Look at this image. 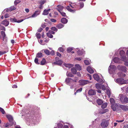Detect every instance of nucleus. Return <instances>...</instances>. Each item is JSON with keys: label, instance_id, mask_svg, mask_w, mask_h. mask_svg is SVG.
<instances>
[{"label": "nucleus", "instance_id": "f257e3e1", "mask_svg": "<svg viewBox=\"0 0 128 128\" xmlns=\"http://www.w3.org/2000/svg\"><path fill=\"white\" fill-rule=\"evenodd\" d=\"M120 100L122 104H126L128 103V98L126 96H124L122 94L119 95Z\"/></svg>", "mask_w": 128, "mask_h": 128}, {"label": "nucleus", "instance_id": "f03ea898", "mask_svg": "<svg viewBox=\"0 0 128 128\" xmlns=\"http://www.w3.org/2000/svg\"><path fill=\"white\" fill-rule=\"evenodd\" d=\"M93 77L95 80L100 82V84H102L104 82L103 80L100 78L98 75L97 74H95L93 75Z\"/></svg>", "mask_w": 128, "mask_h": 128}, {"label": "nucleus", "instance_id": "7ed1b4c3", "mask_svg": "<svg viewBox=\"0 0 128 128\" xmlns=\"http://www.w3.org/2000/svg\"><path fill=\"white\" fill-rule=\"evenodd\" d=\"M108 69L110 73L112 74L114 73L116 70V68L115 66L111 65L110 66Z\"/></svg>", "mask_w": 128, "mask_h": 128}, {"label": "nucleus", "instance_id": "20e7f679", "mask_svg": "<svg viewBox=\"0 0 128 128\" xmlns=\"http://www.w3.org/2000/svg\"><path fill=\"white\" fill-rule=\"evenodd\" d=\"M118 69L125 73H126L127 72V68L124 66L119 65L117 66Z\"/></svg>", "mask_w": 128, "mask_h": 128}, {"label": "nucleus", "instance_id": "39448f33", "mask_svg": "<svg viewBox=\"0 0 128 128\" xmlns=\"http://www.w3.org/2000/svg\"><path fill=\"white\" fill-rule=\"evenodd\" d=\"M55 62H54V64L58 65H60L62 63V61L60 60L59 58L56 57L55 58Z\"/></svg>", "mask_w": 128, "mask_h": 128}, {"label": "nucleus", "instance_id": "423d86ee", "mask_svg": "<svg viewBox=\"0 0 128 128\" xmlns=\"http://www.w3.org/2000/svg\"><path fill=\"white\" fill-rule=\"evenodd\" d=\"M79 82L80 83V85L82 86H84L90 83L89 81L88 80H79Z\"/></svg>", "mask_w": 128, "mask_h": 128}, {"label": "nucleus", "instance_id": "0eeeda50", "mask_svg": "<svg viewBox=\"0 0 128 128\" xmlns=\"http://www.w3.org/2000/svg\"><path fill=\"white\" fill-rule=\"evenodd\" d=\"M6 117L10 123L11 125L14 124L13 118L12 116L10 115H6Z\"/></svg>", "mask_w": 128, "mask_h": 128}, {"label": "nucleus", "instance_id": "6e6552de", "mask_svg": "<svg viewBox=\"0 0 128 128\" xmlns=\"http://www.w3.org/2000/svg\"><path fill=\"white\" fill-rule=\"evenodd\" d=\"M119 107L123 111H127L128 110V106L127 105H120Z\"/></svg>", "mask_w": 128, "mask_h": 128}, {"label": "nucleus", "instance_id": "1a4fd4ad", "mask_svg": "<svg viewBox=\"0 0 128 128\" xmlns=\"http://www.w3.org/2000/svg\"><path fill=\"white\" fill-rule=\"evenodd\" d=\"M123 78H118L115 80V82L120 84H123Z\"/></svg>", "mask_w": 128, "mask_h": 128}, {"label": "nucleus", "instance_id": "9d476101", "mask_svg": "<svg viewBox=\"0 0 128 128\" xmlns=\"http://www.w3.org/2000/svg\"><path fill=\"white\" fill-rule=\"evenodd\" d=\"M122 60L124 62V64L126 66H128V60L126 57H122Z\"/></svg>", "mask_w": 128, "mask_h": 128}, {"label": "nucleus", "instance_id": "9b49d317", "mask_svg": "<svg viewBox=\"0 0 128 128\" xmlns=\"http://www.w3.org/2000/svg\"><path fill=\"white\" fill-rule=\"evenodd\" d=\"M40 11L39 10H37L35 11L30 17L34 18L36 16L40 14Z\"/></svg>", "mask_w": 128, "mask_h": 128}, {"label": "nucleus", "instance_id": "f8f14e48", "mask_svg": "<svg viewBox=\"0 0 128 128\" xmlns=\"http://www.w3.org/2000/svg\"><path fill=\"white\" fill-rule=\"evenodd\" d=\"M87 70L90 74H92L94 72L93 69L90 66H88L86 68Z\"/></svg>", "mask_w": 128, "mask_h": 128}, {"label": "nucleus", "instance_id": "ddd939ff", "mask_svg": "<svg viewBox=\"0 0 128 128\" xmlns=\"http://www.w3.org/2000/svg\"><path fill=\"white\" fill-rule=\"evenodd\" d=\"M96 93L95 91L92 89L89 90L88 92V94L91 96L94 95Z\"/></svg>", "mask_w": 128, "mask_h": 128}, {"label": "nucleus", "instance_id": "4468645a", "mask_svg": "<svg viewBox=\"0 0 128 128\" xmlns=\"http://www.w3.org/2000/svg\"><path fill=\"white\" fill-rule=\"evenodd\" d=\"M8 20V19L5 20L2 22V24L5 26H7L9 24V22Z\"/></svg>", "mask_w": 128, "mask_h": 128}, {"label": "nucleus", "instance_id": "2eb2a0df", "mask_svg": "<svg viewBox=\"0 0 128 128\" xmlns=\"http://www.w3.org/2000/svg\"><path fill=\"white\" fill-rule=\"evenodd\" d=\"M118 75L119 76L122 78H124L126 76V74H125L121 72H119Z\"/></svg>", "mask_w": 128, "mask_h": 128}, {"label": "nucleus", "instance_id": "dca6fc26", "mask_svg": "<svg viewBox=\"0 0 128 128\" xmlns=\"http://www.w3.org/2000/svg\"><path fill=\"white\" fill-rule=\"evenodd\" d=\"M72 80V79L70 78H68L66 79L65 82L66 84H69L71 80Z\"/></svg>", "mask_w": 128, "mask_h": 128}, {"label": "nucleus", "instance_id": "f3484780", "mask_svg": "<svg viewBox=\"0 0 128 128\" xmlns=\"http://www.w3.org/2000/svg\"><path fill=\"white\" fill-rule=\"evenodd\" d=\"M101 107L102 109V110H101V109H100L99 110V113L100 114H103L104 113V104H103L102 106Z\"/></svg>", "mask_w": 128, "mask_h": 128}, {"label": "nucleus", "instance_id": "a211bd4d", "mask_svg": "<svg viewBox=\"0 0 128 128\" xmlns=\"http://www.w3.org/2000/svg\"><path fill=\"white\" fill-rule=\"evenodd\" d=\"M66 9L67 10L69 11L70 12H72V13H74L75 11L76 10H72L70 8V6H68L66 7Z\"/></svg>", "mask_w": 128, "mask_h": 128}, {"label": "nucleus", "instance_id": "6ab92c4d", "mask_svg": "<svg viewBox=\"0 0 128 128\" xmlns=\"http://www.w3.org/2000/svg\"><path fill=\"white\" fill-rule=\"evenodd\" d=\"M50 10V9L48 10H44L42 14L44 15H47L48 14V12Z\"/></svg>", "mask_w": 128, "mask_h": 128}, {"label": "nucleus", "instance_id": "aec40b11", "mask_svg": "<svg viewBox=\"0 0 128 128\" xmlns=\"http://www.w3.org/2000/svg\"><path fill=\"white\" fill-rule=\"evenodd\" d=\"M68 21V20L66 18H63L61 19V22L64 24H66Z\"/></svg>", "mask_w": 128, "mask_h": 128}, {"label": "nucleus", "instance_id": "412c9836", "mask_svg": "<svg viewBox=\"0 0 128 128\" xmlns=\"http://www.w3.org/2000/svg\"><path fill=\"white\" fill-rule=\"evenodd\" d=\"M58 8H57L58 10L60 12V11H62L64 8V7L60 5H58L57 6Z\"/></svg>", "mask_w": 128, "mask_h": 128}, {"label": "nucleus", "instance_id": "4be33fe9", "mask_svg": "<svg viewBox=\"0 0 128 128\" xmlns=\"http://www.w3.org/2000/svg\"><path fill=\"white\" fill-rule=\"evenodd\" d=\"M96 102L99 105H101L103 102V101L100 99H98L96 100Z\"/></svg>", "mask_w": 128, "mask_h": 128}, {"label": "nucleus", "instance_id": "5701e85b", "mask_svg": "<svg viewBox=\"0 0 128 128\" xmlns=\"http://www.w3.org/2000/svg\"><path fill=\"white\" fill-rule=\"evenodd\" d=\"M120 60L118 58L116 57L114 58L113 60V61L115 63H118L120 62Z\"/></svg>", "mask_w": 128, "mask_h": 128}, {"label": "nucleus", "instance_id": "b1692460", "mask_svg": "<svg viewBox=\"0 0 128 128\" xmlns=\"http://www.w3.org/2000/svg\"><path fill=\"white\" fill-rule=\"evenodd\" d=\"M43 56L42 53L41 52H39L37 54L36 57L37 58H41Z\"/></svg>", "mask_w": 128, "mask_h": 128}, {"label": "nucleus", "instance_id": "393cba45", "mask_svg": "<svg viewBox=\"0 0 128 128\" xmlns=\"http://www.w3.org/2000/svg\"><path fill=\"white\" fill-rule=\"evenodd\" d=\"M56 27L59 29H61L64 26V25L60 23L56 26Z\"/></svg>", "mask_w": 128, "mask_h": 128}, {"label": "nucleus", "instance_id": "a878e982", "mask_svg": "<svg viewBox=\"0 0 128 128\" xmlns=\"http://www.w3.org/2000/svg\"><path fill=\"white\" fill-rule=\"evenodd\" d=\"M46 59L43 58H42V60L40 62V64L42 65H44L46 63Z\"/></svg>", "mask_w": 128, "mask_h": 128}, {"label": "nucleus", "instance_id": "bb28decb", "mask_svg": "<svg viewBox=\"0 0 128 128\" xmlns=\"http://www.w3.org/2000/svg\"><path fill=\"white\" fill-rule=\"evenodd\" d=\"M75 67L76 69L79 71H80L82 69V68L79 64H76L75 65Z\"/></svg>", "mask_w": 128, "mask_h": 128}, {"label": "nucleus", "instance_id": "cd10ccee", "mask_svg": "<svg viewBox=\"0 0 128 128\" xmlns=\"http://www.w3.org/2000/svg\"><path fill=\"white\" fill-rule=\"evenodd\" d=\"M44 50L45 53L47 55H49L50 54V53L49 50L47 49H44L42 50V51Z\"/></svg>", "mask_w": 128, "mask_h": 128}, {"label": "nucleus", "instance_id": "c85d7f7f", "mask_svg": "<svg viewBox=\"0 0 128 128\" xmlns=\"http://www.w3.org/2000/svg\"><path fill=\"white\" fill-rule=\"evenodd\" d=\"M72 72L74 74H76V69L74 68H73L71 69Z\"/></svg>", "mask_w": 128, "mask_h": 128}, {"label": "nucleus", "instance_id": "c756f323", "mask_svg": "<svg viewBox=\"0 0 128 128\" xmlns=\"http://www.w3.org/2000/svg\"><path fill=\"white\" fill-rule=\"evenodd\" d=\"M120 54L122 57H122H126L124 56L125 54L123 50H121L120 51Z\"/></svg>", "mask_w": 128, "mask_h": 128}, {"label": "nucleus", "instance_id": "7c9ffc66", "mask_svg": "<svg viewBox=\"0 0 128 128\" xmlns=\"http://www.w3.org/2000/svg\"><path fill=\"white\" fill-rule=\"evenodd\" d=\"M65 66L66 67L70 68L73 67L74 66V65L70 64H66Z\"/></svg>", "mask_w": 128, "mask_h": 128}, {"label": "nucleus", "instance_id": "2f4dec72", "mask_svg": "<svg viewBox=\"0 0 128 128\" xmlns=\"http://www.w3.org/2000/svg\"><path fill=\"white\" fill-rule=\"evenodd\" d=\"M110 102L112 104H114L115 103L114 99L112 98H110Z\"/></svg>", "mask_w": 128, "mask_h": 128}, {"label": "nucleus", "instance_id": "473e14b6", "mask_svg": "<svg viewBox=\"0 0 128 128\" xmlns=\"http://www.w3.org/2000/svg\"><path fill=\"white\" fill-rule=\"evenodd\" d=\"M106 94L108 95V97L110 98V92L109 89H108L106 90Z\"/></svg>", "mask_w": 128, "mask_h": 128}, {"label": "nucleus", "instance_id": "72a5a7b5", "mask_svg": "<svg viewBox=\"0 0 128 128\" xmlns=\"http://www.w3.org/2000/svg\"><path fill=\"white\" fill-rule=\"evenodd\" d=\"M38 60L37 58L36 57L35 58L34 60L35 63L37 64H40V62H38Z\"/></svg>", "mask_w": 128, "mask_h": 128}, {"label": "nucleus", "instance_id": "f704fd0d", "mask_svg": "<svg viewBox=\"0 0 128 128\" xmlns=\"http://www.w3.org/2000/svg\"><path fill=\"white\" fill-rule=\"evenodd\" d=\"M47 36L50 38H52L53 37V35L49 32L47 33Z\"/></svg>", "mask_w": 128, "mask_h": 128}, {"label": "nucleus", "instance_id": "c9c22d12", "mask_svg": "<svg viewBox=\"0 0 128 128\" xmlns=\"http://www.w3.org/2000/svg\"><path fill=\"white\" fill-rule=\"evenodd\" d=\"M73 50L72 48H68L67 49V52L68 53H70L71 52L72 50Z\"/></svg>", "mask_w": 128, "mask_h": 128}, {"label": "nucleus", "instance_id": "e433bc0d", "mask_svg": "<svg viewBox=\"0 0 128 128\" xmlns=\"http://www.w3.org/2000/svg\"><path fill=\"white\" fill-rule=\"evenodd\" d=\"M109 124L108 121L106 120L104 121V127H106Z\"/></svg>", "mask_w": 128, "mask_h": 128}, {"label": "nucleus", "instance_id": "4c0bfd02", "mask_svg": "<svg viewBox=\"0 0 128 128\" xmlns=\"http://www.w3.org/2000/svg\"><path fill=\"white\" fill-rule=\"evenodd\" d=\"M58 50L60 52H63L64 51V49L62 47H60L58 48Z\"/></svg>", "mask_w": 128, "mask_h": 128}, {"label": "nucleus", "instance_id": "58836bf2", "mask_svg": "<svg viewBox=\"0 0 128 128\" xmlns=\"http://www.w3.org/2000/svg\"><path fill=\"white\" fill-rule=\"evenodd\" d=\"M1 34L2 36L3 37H6V35L5 34V32H4L3 31H2L1 32Z\"/></svg>", "mask_w": 128, "mask_h": 128}, {"label": "nucleus", "instance_id": "ea45409f", "mask_svg": "<svg viewBox=\"0 0 128 128\" xmlns=\"http://www.w3.org/2000/svg\"><path fill=\"white\" fill-rule=\"evenodd\" d=\"M21 2L20 0H16L14 2V4L16 5L17 4L20 3Z\"/></svg>", "mask_w": 128, "mask_h": 128}, {"label": "nucleus", "instance_id": "a19ab883", "mask_svg": "<svg viewBox=\"0 0 128 128\" xmlns=\"http://www.w3.org/2000/svg\"><path fill=\"white\" fill-rule=\"evenodd\" d=\"M10 20L12 22L13 21L14 22H17V20L16 18H10Z\"/></svg>", "mask_w": 128, "mask_h": 128}, {"label": "nucleus", "instance_id": "79ce46f5", "mask_svg": "<svg viewBox=\"0 0 128 128\" xmlns=\"http://www.w3.org/2000/svg\"><path fill=\"white\" fill-rule=\"evenodd\" d=\"M82 88H79L77 90L76 92L74 93V94L76 95V93H78L80 92L82 90Z\"/></svg>", "mask_w": 128, "mask_h": 128}, {"label": "nucleus", "instance_id": "37998d69", "mask_svg": "<svg viewBox=\"0 0 128 128\" xmlns=\"http://www.w3.org/2000/svg\"><path fill=\"white\" fill-rule=\"evenodd\" d=\"M10 8L11 11L12 10H14L16 9V7L15 6H11Z\"/></svg>", "mask_w": 128, "mask_h": 128}, {"label": "nucleus", "instance_id": "c03bdc74", "mask_svg": "<svg viewBox=\"0 0 128 128\" xmlns=\"http://www.w3.org/2000/svg\"><path fill=\"white\" fill-rule=\"evenodd\" d=\"M84 62L85 64L87 65H89L90 64L89 61L87 60H84Z\"/></svg>", "mask_w": 128, "mask_h": 128}, {"label": "nucleus", "instance_id": "a18cd8bd", "mask_svg": "<svg viewBox=\"0 0 128 128\" xmlns=\"http://www.w3.org/2000/svg\"><path fill=\"white\" fill-rule=\"evenodd\" d=\"M60 14H61V15L65 17L66 16V14L63 12H59Z\"/></svg>", "mask_w": 128, "mask_h": 128}, {"label": "nucleus", "instance_id": "49530a36", "mask_svg": "<svg viewBox=\"0 0 128 128\" xmlns=\"http://www.w3.org/2000/svg\"><path fill=\"white\" fill-rule=\"evenodd\" d=\"M123 84H127L128 83V79L127 80H125L124 78H123Z\"/></svg>", "mask_w": 128, "mask_h": 128}, {"label": "nucleus", "instance_id": "de8ad7c7", "mask_svg": "<svg viewBox=\"0 0 128 128\" xmlns=\"http://www.w3.org/2000/svg\"><path fill=\"white\" fill-rule=\"evenodd\" d=\"M0 111L3 114H4L5 113V112L4 109L0 107Z\"/></svg>", "mask_w": 128, "mask_h": 128}, {"label": "nucleus", "instance_id": "09e8293b", "mask_svg": "<svg viewBox=\"0 0 128 128\" xmlns=\"http://www.w3.org/2000/svg\"><path fill=\"white\" fill-rule=\"evenodd\" d=\"M80 7L81 8H83L84 6V3L83 2H80Z\"/></svg>", "mask_w": 128, "mask_h": 128}, {"label": "nucleus", "instance_id": "8fccbe9b", "mask_svg": "<svg viewBox=\"0 0 128 128\" xmlns=\"http://www.w3.org/2000/svg\"><path fill=\"white\" fill-rule=\"evenodd\" d=\"M36 36L38 38L40 39L41 37V35L40 33L36 34Z\"/></svg>", "mask_w": 128, "mask_h": 128}, {"label": "nucleus", "instance_id": "3c124183", "mask_svg": "<svg viewBox=\"0 0 128 128\" xmlns=\"http://www.w3.org/2000/svg\"><path fill=\"white\" fill-rule=\"evenodd\" d=\"M111 108L114 111H115L116 110V108L114 106V104H112L111 106Z\"/></svg>", "mask_w": 128, "mask_h": 128}, {"label": "nucleus", "instance_id": "603ef678", "mask_svg": "<svg viewBox=\"0 0 128 128\" xmlns=\"http://www.w3.org/2000/svg\"><path fill=\"white\" fill-rule=\"evenodd\" d=\"M52 30L54 31H57V28L55 27H52L51 28Z\"/></svg>", "mask_w": 128, "mask_h": 128}, {"label": "nucleus", "instance_id": "864d4df0", "mask_svg": "<svg viewBox=\"0 0 128 128\" xmlns=\"http://www.w3.org/2000/svg\"><path fill=\"white\" fill-rule=\"evenodd\" d=\"M100 84H96V88H100Z\"/></svg>", "mask_w": 128, "mask_h": 128}, {"label": "nucleus", "instance_id": "5fc2aeb1", "mask_svg": "<svg viewBox=\"0 0 128 128\" xmlns=\"http://www.w3.org/2000/svg\"><path fill=\"white\" fill-rule=\"evenodd\" d=\"M46 1L45 0H41L40 2V4L42 5L44 4V3L46 2Z\"/></svg>", "mask_w": 128, "mask_h": 128}, {"label": "nucleus", "instance_id": "6e6d98bb", "mask_svg": "<svg viewBox=\"0 0 128 128\" xmlns=\"http://www.w3.org/2000/svg\"><path fill=\"white\" fill-rule=\"evenodd\" d=\"M6 51H4L2 52V51H0V55H2L6 53Z\"/></svg>", "mask_w": 128, "mask_h": 128}, {"label": "nucleus", "instance_id": "4d7b16f0", "mask_svg": "<svg viewBox=\"0 0 128 128\" xmlns=\"http://www.w3.org/2000/svg\"><path fill=\"white\" fill-rule=\"evenodd\" d=\"M67 76H68L70 77H72L74 76L71 73H68L67 74Z\"/></svg>", "mask_w": 128, "mask_h": 128}, {"label": "nucleus", "instance_id": "13d9d810", "mask_svg": "<svg viewBox=\"0 0 128 128\" xmlns=\"http://www.w3.org/2000/svg\"><path fill=\"white\" fill-rule=\"evenodd\" d=\"M5 28L1 26H0V29L1 30H5Z\"/></svg>", "mask_w": 128, "mask_h": 128}, {"label": "nucleus", "instance_id": "bf43d9fd", "mask_svg": "<svg viewBox=\"0 0 128 128\" xmlns=\"http://www.w3.org/2000/svg\"><path fill=\"white\" fill-rule=\"evenodd\" d=\"M50 21L52 22H56V20L55 19L52 18L50 19Z\"/></svg>", "mask_w": 128, "mask_h": 128}, {"label": "nucleus", "instance_id": "052dcab7", "mask_svg": "<svg viewBox=\"0 0 128 128\" xmlns=\"http://www.w3.org/2000/svg\"><path fill=\"white\" fill-rule=\"evenodd\" d=\"M101 126L103 128H104V122H102L101 124Z\"/></svg>", "mask_w": 128, "mask_h": 128}, {"label": "nucleus", "instance_id": "680f3d73", "mask_svg": "<svg viewBox=\"0 0 128 128\" xmlns=\"http://www.w3.org/2000/svg\"><path fill=\"white\" fill-rule=\"evenodd\" d=\"M56 54L57 56H59V57H60L62 55L60 53L58 52H57L56 53Z\"/></svg>", "mask_w": 128, "mask_h": 128}, {"label": "nucleus", "instance_id": "e2e57ef3", "mask_svg": "<svg viewBox=\"0 0 128 128\" xmlns=\"http://www.w3.org/2000/svg\"><path fill=\"white\" fill-rule=\"evenodd\" d=\"M5 18H6L9 17V16L8 14H5L4 16Z\"/></svg>", "mask_w": 128, "mask_h": 128}, {"label": "nucleus", "instance_id": "0e129e2a", "mask_svg": "<svg viewBox=\"0 0 128 128\" xmlns=\"http://www.w3.org/2000/svg\"><path fill=\"white\" fill-rule=\"evenodd\" d=\"M49 32L50 33V34H55V32L54 31L52 30H49Z\"/></svg>", "mask_w": 128, "mask_h": 128}, {"label": "nucleus", "instance_id": "69168bd1", "mask_svg": "<svg viewBox=\"0 0 128 128\" xmlns=\"http://www.w3.org/2000/svg\"><path fill=\"white\" fill-rule=\"evenodd\" d=\"M43 29L41 28H40L38 29V32H41L42 30Z\"/></svg>", "mask_w": 128, "mask_h": 128}, {"label": "nucleus", "instance_id": "338daca9", "mask_svg": "<svg viewBox=\"0 0 128 128\" xmlns=\"http://www.w3.org/2000/svg\"><path fill=\"white\" fill-rule=\"evenodd\" d=\"M88 76L89 77V79L90 80H92V76H91L89 74H88Z\"/></svg>", "mask_w": 128, "mask_h": 128}, {"label": "nucleus", "instance_id": "774afa93", "mask_svg": "<svg viewBox=\"0 0 128 128\" xmlns=\"http://www.w3.org/2000/svg\"><path fill=\"white\" fill-rule=\"evenodd\" d=\"M24 20V19H22L20 20H18L16 22L18 23H20L23 21Z\"/></svg>", "mask_w": 128, "mask_h": 128}]
</instances>
